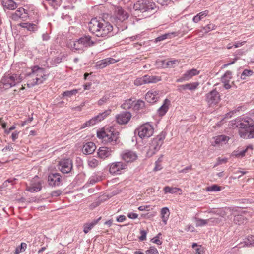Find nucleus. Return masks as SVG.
I'll return each mask as SVG.
<instances>
[{
    "instance_id": "obj_1",
    "label": "nucleus",
    "mask_w": 254,
    "mask_h": 254,
    "mask_svg": "<svg viewBox=\"0 0 254 254\" xmlns=\"http://www.w3.org/2000/svg\"><path fill=\"white\" fill-rule=\"evenodd\" d=\"M88 27L90 31L97 37L107 38L113 35L112 25L103 19H92Z\"/></svg>"
},
{
    "instance_id": "obj_2",
    "label": "nucleus",
    "mask_w": 254,
    "mask_h": 254,
    "mask_svg": "<svg viewBox=\"0 0 254 254\" xmlns=\"http://www.w3.org/2000/svg\"><path fill=\"white\" fill-rule=\"evenodd\" d=\"M44 68L38 66H34L31 68V71L26 73L25 79L28 87L43 83L48 78Z\"/></svg>"
},
{
    "instance_id": "obj_3",
    "label": "nucleus",
    "mask_w": 254,
    "mask_h": 254,
    "mask_svg": "<svg viewBox=\"0 0 254 254\" xmlns=\"http://www.w3.org/2000/svg\"><path fill=\"white\" fill-rule=\"evenodd\" d=\"M129 17V14L121 7L116 8L112 21L114 23L119 30L123 31L127 27V21Z\"/></svg>"
},
{
    "instance_id": "obj_4",
    "label": "nucleus",
    "mask_w": 254,
    "mask_h": 254,
    "mask_svg": "<svg viewBox=\"0 0 254 254\" xmlns=\"http://www.w3.org/2000/svg\"><path fill=\"white\" fill-rule=\"evenodd\" d=\"M23 76L17 74H5L2 78L0 82V87L1 89L6 90L14 86L21 82Z\"/></svg>"
},
{
    "instance_id": "obj_5",
    "label": "nucleus",
    "mask_w": 254,
    "mask_h": 254,
    "mask_svg": "<svg viewBox=\"0 0 254 254\" xmlns=\"http://www.w3.org/2000/svg\"><path fill=\"white\" fill-rule=\"evenodd\" d=\"M134 8L142 12H149L154 13L157 9L156 4L150 1L139 0L134 5Z\"/></svg>"
},
{
    "instance_id": "obj_6",
    "label": "nucleus",
    "mask_w": 254,
    "mask_h": 254,
    "mask_svg": "<svg viewBox=\"0 0 254 254\" xmlns=\"http://www.w3.org/2000/svg\"><path fill=\"white\" fill-rule=\"evenodd\" d=\"M104 142L106 144L112 146L111 147L115 149L117 146L121 145L119 133L117 131L115 130L110 131L106 137H105Z\"/></svg>"
},
{
    "instance_id": "obj_7",
    "label": "nucleus",
    "mask_w": 254,
    "mask_h": 254,
    "mask_svg": "<svg viewBox=\"0 0 254 254\" xmlns=\"http://www.w3.org/2000/svg\"><path fill=\"white\" fill-rule=\"evenodd\" d=\"M135 133H137L139 137L142 139L148 138L152 135L153 128L149 124L146 123L137 128Z\"/></svg>"
},
{
    "instance_id": "obj_8",
    "label": "nucleus",
    "mask_w": 254,
    "mask_h": 254,
    "mask_svg": "<svg viewBox=\"0 0 254 254\" xmlns=\"http://www.w3.org/2000/svg\"><path fill=\"white\" fill-rule=\"evenodd\" d=\"M164 139L165 135L163 134H159L156 137L153 138L150 143L149 152L153 154L158 151L162 146Z\"/></svg>"
},
{
    "instance_id": "obj_9",
    "label": "nucleus",
    "mask_w": 254,
    "mask_h": 254,
    "mask_svg": "<svg viewBox=\"0 0 254 254\" xmlns=\"http://www.w3.org/2000/svg\"><path fill=\"white\" fill-rule=\"evenodd\" d=\"M236 126L239 128V134L240 132H247L251 129L252 125V121L250 118H239L235 121Z\"/></svg>"
},
{
    "instance_id": "obj_10",
    "label": "nucleus",
    "mask_w": 254,
    "mask_h": 254,
    "mask_svg": "<svg viewBox=\"0 0 254 254\" xmlns=\"http://www.w3.org/2000/svg\"><path fill=\"white\" fill-rule=\"evenodd\" d=\"M127 168V164L122 161L115 162L109 165V172L113 175L121 174Z\"/></svg>"
},
{
    "instance_id": "obj_11",
    "label": "nucleus",
    "mask_w": 254,
    "mask_h": 254,
    "mask_svg": "<svg viewBox=\"0 0 254 254\" xmlns=\"http://www.w3.org/2000/svg\"><path fill=\"white\" fill-rule=\"evenodd\" d=\"M111 113V110H107L104 112L99 114L98 115L93 117L92 119L87 121L82 125V128L86 127L95 125L98 122L101 121L107 117Z\"/></svg>"
},
{
    "instance_id": "obj_12",
    "label": "nucleus",
    "mask_w": 254,
    "mask_h": 254,
    "mask_svg": "<svg viewBox=\"0 0 254 254\" xmlns=\"http://www.w3.org/2000/svg\"><path fill=\"white\" fill-rule=\"evenodd\" d=\"M231 214L234 216L233 222L234 224L241 225L246 223L247 219L240 212V209L238 207H234L231 209Z\"/></svg>"
},
{
    "instance_id": "obj_13",
    "label": "nucleus",
    "mask_w": 254,
    "mask_h": 254,
    "mask_svg": "<svg viewBox=\"0 0 254 254\" xmlns=\"http://www.w3.org/2000/svg\"><path fill=\"white\" fill-rule=\"evenodd\" d=\"M30 14L29 10L23 7H20L11 14V17L14 21H17L19 19L25 21L29 18Z\"/></svg>"
},
{
    "instance_id": "obj_14",
    "label": "nucleus",
    "mask_w": 254,
    "mask_h": 254,
    "mask_svg": "<svg viewBox=\"0 0 254 254\" xmlns=\"http://www.w3.org/2000/svg\"><path fill=\"white\" fill-rule=\"evenodd\" d=\"M42 181L37 176H35L31 181L29 185L26 187V190L30 192L39 191L42 189Z\"/></svg>"
},
{
    "instance_id": "obj_15",
    "label": "nucleus",
    "mask_w": 254,
    "mask_h": 254,
    "mask_svg": "<svg viewBox=\"0 0 254 254\" xmlns=\"http://www.w3.org/2000/svg\"><path fill=\"white\" fill-rule=\"evenodd\" d=\"M220 100L219 93L214 89L206 95V101L209 106H213L219 103Z\"/></svg>"
},
{
    "instance_id": "obj_16",
    "label": "nucleus",
    "mask_w": 254,
    "mask_h": 254,
    "mask_svg": "<svg viewBox=\"0 0 254 254\" xmlns=\"http://www.w3.org/2000/svg\"><path fill=\"white\" fill-rule=\"evenodd\" d=\"M58 168L63 173H68L72 168V162L69 159L62 160L59 163Z\"/></svg>"
},
{
    "instance_id": "obj_17",
    "label": "nucleus",
    "mask_w": 254,
    "mask_h": 254,
    "mask_svg": "<svg viewBox=\"0 0 254 254\" xmlns=\"http://www.w3.org/2000/svg\"><path fill=\"white\" fill-rule=\"evenodd\" d=\"M120 157L126 162L129 163L135 161L137 158V154L130 150H125L120 154Z\"/></svg>"
},
{
    "instance_id": "obj_18",
    "label": "nucleus",
    "mask_w": 254,
    "mask_h": 254,
    "mask_svg": "<svg viewBox=\"0 0 254 254\" xmlns=\"http://www.w3.org/2000/svg\"><path fill=\"white\" fill-rule=\"evenodd\" d=\"M200 71L195 68L187 70L184 74L182 75L181 77L177 79L176 82H183L184 81H188L192 78L194 76L198 75Z\"/></svg>"
},
{
    "instance_id": "obj_19",
    "label": "nucleus",
    "mask_w": 254,
    "mask_h": 254,
    "mask_svg": "<svg viewBox=\"0 0 254 254\" xmlns=\"http://www.w3.org/2000/svg\"><path fill=\"white\" fill-rule=\"evenodd\" d=\"M61 176L59 173H51L49 175L48 182L51 186H59L62 182Z\"/></svg>"
},
{
    "instance_id": "obj_20",
    "label": "nucleus",
    "mask_w": 254,
    "mask_h": 254,
    "mask_svg": "<svg viewBox=\"0 0 254 254\" xmlns=\"http://www.w3.org/2000/svg\"><path fill=\"white\" fill-rule=\"evenodd\" d=\"M131 115L129 112H123L116 116L117 122L120 125L127 124L130 120Z\"/></svg>"
},
{
    "instance_id": "obj_21",
    "label": "nucleus",
    "mask_w": 254,
    "mask_h": 254,
    "mask_svg": "<svg viewBox=\"0 0 254 254\" xmlns=\"http://www.w3.org/2000/svg\"><path fill=\"white\" fill-rule=\"evenodd\" d=\"M114 150L111 147H100L98 150V156L100 158L105 159L110 157Z\"/></svg>"
},
{
    "instance_id": "obj_22",
    "label": "nucleus",
    "mask_w": 254,
    "mask_h": 254,
    "mask_svg": "<svg viewBox=\"0 0 254 254\" xmlns=\"http://www.w3.org/2000/svg\"><path fill=\"white\" fill-rule=\"evenodd\" d=\"M160 97L159 91L152 89L145 95L146 100L150 103L156 102Z\"/></svg>"
},
{
    "instance_id": "obj_23",
    "label": "nucleus",
    "mask_w": 254,
    "mask_h": 254,
    "mask_svg": "<svg viewBox=\"0 0 254 254\" xmlns=\"http://www.w3.org/2000/svg\"><path fill=\"white\" fill-rule=\"evenodd\" d=\"M68 46L72 50V51L74 52L80 54L82 53L85 51L84 47H83L82 44L80 43L79 39L71 41L68 44Z\"/></svg>"
},
{
    "instance_id": "obj_24",
    "label": "nucleus",
    "mask_w": 254,
    "mask_h": 254,
    "mask_svg": "<svg viewBox=\"0 0 254 254\" xmlns=\"http://www.w3.org/2000/svg\"><path fill=\"white\" fill-rule=\"evenodd\" d=\"M117 61L112 58H108L98 62L96 66L98 68H103L110 64L115 63Z\"/></svg>"
},
{
    "instance_id": "obj_25",
    "label": "nucleus",
    "mask_w": 254,
    "mask_h": 254,
    "mask_svg": "<svg viewBox=\"0 0 254 254\" xmlns=\"http://www.w3.org/2000/svg\"><path fill=\"white\" fill-rule=\"evenodd\" d=\"M82 44L84 49L89 47H91L94 44V42L91 39L89 35H85L78 39Z\"/></svg>"
},
{
    "instance_id": "obj_26",
    "label": "nucleus",
    "mask_w": 254,
    "mask_h": 254,
    "mask_svg": "<svg viewBox=\"0 0 254 254\" xmlns=\"http://www.w3.org/2000/svg\"><path fill=\"white\" fill-rule=\"evenodd\" d=\"M170 105V101L168 99L164 100L162 106L158 109L157 113L159 116H163L166 114Z\"/></svg>"
},
{
    "instance_id": "obj_27",
    "label": "nucleus",
    "mask_w": 254,
    "mask_h": 254,
    "mask_svg": "<svg viewBox=\"0 0 254 254\" xmlns=\"http://www.w3.org/2000/svg\"><path fill=\"white\" fill-rule=\"evenodd\" d=\"M214 139V142L213 143V145L220 146L226 144L229 140V137L224 135H221L216 136Z\"/></svg>"
},
{
    "instance_id": "obj_28",
    "label": "nucleus",
    "mask_w": 254,
    "mask_h": 254,
    "mask_svg": "<svg viewBox=\"0 0 254 254\" xmlns=\"http://www.w3.org/2000/svg\"><path fill=\"white\" fill-rule=\"evenodd\" d=\"M95 144L93 142H89L84 145L82 151L84 154H91L95 151Z\"/></svg>"
},
{
    "instance_id": "obj_29",
    "label": "nucleus",
    "mask_w": 254,
    "mask_h": 254,
    "mask_svg": "<svg viewBox=\"0 0 254 254\" xmlns=\"http://www.w3.org/2000/svg\"><path fill=\"white\" fill-rule=\"evenodd\" d=\"M101 217H99L97 219H94L91 221L87 222L83 225V232L88 233L99 221Z\"/></svg>"
},
{
    "instance_id": "obj_30",
    "label": "nucleus",
    "mask_w": 254,
    "mask_h": 254,
    "mask_svg": "<svg viewBox=\"0 0 254 254\" xmlns=\"http://www.w3.org/2000/svg\"><path fill=\"white\" fill-rule=\"evenodd\" d=\"M145 107L144 101L138 100L133 104V109L137 113H142L145 111Z\"/></svg>"
},
{
    "instance_id": "obj_31",
    "label": "nucleus",
    "mask_w": 254,
    "mask_h": 254,
    "mask_svg": "<svg viewBox=\"0 0 254 254\" xmlns=\"http://www.w3.org/2000/svg\"><path fill=\"white\" fill-rule=\"evenodd\" d=\"M2 5L4 9L8 10H14L17 7V5L12 0H3Z\"/></svg>"
},
{
    "instance_id": "obj_32",
    "label": "nucleus",
    "mask_w": 254,
    "mask_h": 254,
    "mask_svg": "<svg viewBox=\"0 0 254 254\" xmlns=\"http://www.w3.org/2000/svg\"><path fill=\"white\" fill-rule=\"evenodd\" d=\"M253 148L252 146H248L245 149L237 150L234 151L232 153V156H235L237 158H242L245 156L246 153L249 151L252 152Z\"/></svg>"
},
{
    "instance_id": "obj_33",
    "label": "nucleus",
    "mask_w": 254,
    "mask_h": 254,
    "mask_svg": "<svg viewBox=\"0 0 254 254\" xmlns=\"http://www.w3.org/2000/svg\"><path fill=\"white\" fill-rule=\"evenodd\" d=\"M177 36V34L176 32H170L163 34L155 39V42L161 41L165 39H171L173 37Z\"/></svg>"
},
{
    "instance_id": "obj_34",
    "label": "nucleus",
    "mask_w": 254,
    "mask_h": 254,
    "mask_svg": "<svg viewBox=\"0 0 254 254\" xmlns=\"http://www.w3.org/2000/svg\"><path fill=\"white\" fill-rule=\"evenodd\" d=\"M240 136L243 138H254V126L251 127V129L247 132H240Z\"/></svg>"
},
{
    "instance_id": "obj_35",
    "label": "nucleus",
    "mask_w": 254,
    "mask_h": 254,
    "mask_svg": "<svg viewBox=\"0 0 254 254\" xmlns=\"http://www.w3.org/2000/svg\"><path fill=\"white\" fill-rule=\"evenodd\" d=\"M170 215V211L167 207H164L161 210V217L163 222L165 225L169 218Z\"/></svg>"
},
{
    "instance_id": "obj_36",
    "label": "nucleus",
    "mask_w": 254,
    "mask_h": 254,
    "mask_svg": "<svg viewBox=\"0 0 254 254\" xmlns=\"http://www.w3.org/2000/svg\"><path fill=\"white\" fill-rule=\"evenodd\" d=\"M144 77L146 84L156 83L161 80V77L157 76L146 75Z\"/></svg>"
},
{
    "instance_id": "obj_37",
    "label": "nucleus",
    "mask_w": 254,
    "mask_h": 254,
    "mask_svg": "<svg viewBox=\"0 0 254 254\" xmlns=\"http://www.w3.org/2000/svg\"><path fill=\"white\" fill-rule=\"evenodd\" d=\"M209 13L208 10H205L198 13L196 15L194 16L193 18V21L194 23H198L204 17L207 16Z\"/></svg>"
},
{
    "instance_id": "obj_38",
    "label": "nucleus",
    "mask_w": 254,
    "mask_h": 254,
    "mask_svg": "<svg viewBox=\"0 0 254 254\" xmlns=\"http://www.w3.org/2000/svg\"><path fill=\"white\" fill-rule=\"evenodd\" d=\"M19 26L23 28L27 29L29 31L34 32L37 30L36 25L30 23H21Z\"/></svg>"
},
{
    "instance_id": "obj_39",
    "label": "nucleus",
    "mask_w": 254,
    "mask_h": 254,
    "mask_svg": "<svg viewBox=\"0 0 254 254\" xmlns=\"http://www.w3.org/2000/svg\"><path fill=\"white\" fill-rule=\"evenodd\" d=\"M193 220L195 223L196 227H203L208 224L207 219H203L194 217Z\"/></svg>"
},
{
    "instance_id": "obj_40",
    "label": "nucleus",
    "mask_w": 254,
    "mask_h": 254,
    "mask_svg": "<svg viewBox=\"0 0 254 254\" xmlns=\"http://www.w3.org/2000/svg\"><path fill=\"white\" fill-rule=\"evenodd\" d=\"M165 193H177L179 190H180V189L176 187H170L169 186H166L163 189Z\"/></svg>"
},
{
    "instance_id": "obj_41",
    "label": "nucleus",
    "mask_w": 254,
    "mask_h": 254,
    "mask_svg": "<svg viewBox=\"0 0 254 254\" xmlns=\"http://www.w3.org/2000/svg\"><path fill=\"white\" fill-rule=\"evenodd\" d=\"M79 89H73L71 90H67L64 92L62 95L63 97H70L73 95H75L78 92Z\"/></svg>"
},
{
    "instance_id": "obj_42",
    "label": "nucleus",
    "mask_w": 254,
    "mask_h": 254,
    "mask_svg": "<svg viewBox=\"0 0 254 254\" xmlns=\"http://www.w3.org/2000/svg\"><path fill=\"white\" fill-rule=\"evenodd\" d=\"M132 106L133 107V101L131 99H127L122 105L123 109L127 110L130 109Z\"/></svg>"
},
{
    "instance_id": "obj_43",
    "label": "nucleus",
    "mask_w": 254,
    "mask_h": 254,
    "mask_svg": "<svg viewBox=\"0 0 254 254\" xmlns=\"http://www.w3.org/2000/svg\"><path fill=\"white\" fill-rule=\"evenodd\" d=\"M232 78V72L227 71L221 78L222 82H230Z\"/></svg>"
},
{
    "instance_id": "obj_44",
    "label": "nucleus",
    "mask_w": 254,
    "mask_h": 254,
    "mask_svg": "<svg viewBox=\"0 0 254 254\" xmlns=\"http://www.w3.org/2000/svg\"><path fill=\"white\" fill-rule=\"evenodd\" d=\"M54 8H57L61 4V0H45Z\"/></svg>"
},
{
    "instance_id": "obj_45",
    "label": "nucleus",
    "mask_w": 254,
    "mask_h": 254,
    "mask_svg": "<svg viewBox=\"0 0 254 254\" xmlns=\"http://www.w3.org/2000/svg\"><path fill=\"white\" fill-rule=\"evenodd\" d=\"M221 219L219 218H210L207 219L208 225L213 226L219 224L221 222Z\"/></svg>"
},
{
    "instance_id": "obj_46",
    "label": "nucleus",
    "mask_w": 254,
    "mask_h": 254,
    "mask_svg": "<svg viewBox=\"0 0 254 254\" xmlns=\"http://www.w3.org/2000/svg\"><path fill=\"white\" fill-rule=\"evenodd\" d=\"M27 248V244L25 243H21L19 247H17L15 250V254H19V253L25 251Z\"/></svg>"
},
{
    "instance_id": "obj_47",
    "label": "nucleus",
    "mask_w": 254,
    "mask_h": 254,
    "mask_svg": "<svg viewBox=\"0 0 254 254\" xmlns=\"http://www.w3.org/2000/svg\"><path fill=\"white\" fill-rule=\"evenodd\" d=\"M221 187L217 185H213L206 188V190L209 192H216L221 190Z\"/></svg>"
},
{
    "instance_id": "obj_48",
    "label": "nucleus",
    "mask_w": 254,
    "mask_h": 254,
    "mask_svg": "<svg viewBox=\"0 0 254 254\" xmlns=\"http://www.w3.org/2000/svg\"><path fill=\"white\" fill-rule=\"evenodd\" d=\"M199 85L198 82H193L186 84V89L190 90V91L195 90Z\"/></svg>"
},
{
    "instance_id": "obj_49",
    "label": "nucleus",
    "mask_w": 254,
    "mask_h": 254,
    "mask_svg": "<svg viewBox=\"0 0 254 254\" xmlns=\"http://www.w3.org/2000/svg\"><path fill=\"white\" fill-rule=\"evenodd\" d=\"M102 180V177L101 176L95 174L92 175L89 178V182L91 184H95Z\"/></svg>"
},
{
    "instance_id": "obj_50",
    "label": "nucleus",
    "mask_w": 254,
    "mask_h": 254,
    "mask_svg": "<svg viewBox=\"0 0 254 254\" xmlns=\"http://www.w3.org/2000/svg\"><path fill=\"white\" fill-rule=\"evenodd\" d=\"M245 244L247 246L254 245V236H253V235L248 236L247 237V238L245 240Z\"/></svg>"
},
{
    "instance_id": "obj_51",
    "label": "nucleus",
    "mask_w": 254,
    "mask_h": 254,
    "mask_svg": "<svg viewBox=\"0 0 254 254\" xmlns=\"http://www.w3.org/2000/svg\"><path fill=\"white\" fill-rule=\"evenodd\" d=\"M88 165L92 168H95L99 165V161L95 158H91L88 160Z\"/></svg>"
},
{
    "instance_id": "obj_52",
    "label": "nucleus",
    "mask_w": 254,
    "mask_h": 254,
    "mask_svg": "<svg viewBox=\"0 0 254 254\" xmlns=\"http://www.w3.org/2000/svg\"><path fill=\"white\" fill-rule=\"evenodd\" d=\"M216 28V26L211 23L203 27V29L206 33H208L213 30H215Z\"/></svg>"
},
{
    "instance_id": "obj_53",
    "label": "nucleus",
    "mask_w": 254,
    "mask_h": 254,
    "mask_svg": "<svg viewBox=\"0 0 254 254\" xmlns=\"http://www.w3.org/2000/svg\"><path fill=\"white\" fill-rule=\"evenodd\" d=\"M145 82V79L143 76V77H139L135 79L134 81V83L136 86H139L146 84Z\"/></svg>"
},
{
    "instance_id": "obj_54",
    "label": "nucleus",
    "mask_w": 254,
    "mask_h": 254,
    "mask_svg": "<svg viewBox=\"0 0 254 254\" xmlns=\"http://www.w3.org/2000/svg\"><path fill=\"white\" fill-rule=\"evenodd\" d=\"M192 246L194 249L197 247L195 249V254H203V250L201 246H198L196 243H193Z\"/></svg>"
},
{
    "instance_id": "obj_55",
    "label": "nucleus",
    "mask_w": 254,
    "mask_h": 254,
    "mask_svg": "<svg viewBox=\"0 0 254 254\" xmlns=\"http://www.w3.org/2000/svg\"><path fill=\"white\" fill-rule=\"evenodd\" d=\"M178 64V61L176 60H170L167 62L166 65L169 67H174Z\"/></svg>"
},
{
    "instance_id": "obj_56",
    "label": "nucleus",
    "mask_w": 254,
    "mask_h": 254,
    "mask_svg": "<svg viewBox=\"0 0 254 254\" xmlns=\"http://www.w3.org/2000/svg\"><path fill=\"white\" fill-rule=\"evenodd\" d=\"M146 254H158L157 249L154 247H151L149 249L145 251Z\"/></svg>"
},
{
    "instance_id": "obj_57",
    "label": "nucleus",
    "mask_w": 254,
    "mask_h": 254,
    "mask_svg": "<svg viewBox=\"0 0 254 254\" xmlns=\"http://www.w3.org/2000/svg\"><path fill=\"white\" fill-rule=\"evenodd\" d=\"M109 99V97L108 95H105L102 98H101L98 102V104L99 105L101 106L103 105L104 103H106Z\"/></svg>"
},
{
    "instance_id": "obj_58",
    "label": "nucleus",
    "mask_w": 254,
    "mask_h": 254,
    "mask_svg": "<svg viewBox=\"0 0 254 254\" xmlns=\"http://www.w3.org/2000/svg\"><path fill=\"white\" fill-rule=\"evenodd\" d=\"M108 133L105 131L97 132V136L99 139H102L105 141V137H106Z\"/></svg>"
},
{
    "instance_id": "obj_59",
    "label": "nucleus",
    "mask_w": 254,
    "mask_h": 254,
    "mask_svg": "<svg viewBox=\"0 0 254 254\" xmlns=\"http://www.w3.org/2000/svg\"><path fill=\"white\" fill-rule=\"evenodd\" d=\"M161 235V233H159L158 235L155 237H154L152 240V242L154 243H155L157 245H161L162 242L159 239V237Z\"/></svg>"
},
{
    "instance_id": "obj_60",
    "label": "nucleus",
    "mask_w": 254,
    "mask_h": 254,
    "mask_svg": "<svg viewBox=\"0 0 254 254\" xmlns=\"http://www.w3.org/2000/svg\"><path fill=\"white\" fill-rule=\"evenodd\" d=\"M140 236L139 237V240L141 241H144L146 239V234L147 232L145 230H140Z\"/></svg>"
},
{
    "instance_id": "obj_61",
    "label": "nucleus",
    "mask_w": 254,
    "mask_h": 254,
    "mask_svg": "<svg viewBox=\"0 0 254 254\" xmlns=\"http://www.w3.org/2000/svg\"><path fill=\"white\" fill-rule=\"evenodd\" d=\"M65 58V56L64 55H62V56H61L59 57H57L54 59V62L56 64H59L61 62H62V61L63 60H64Z\"/></svg>"
},
{
    "instance_id": "obj_62",
    "label": "nucleus",
    "mask_w": 254,
    "mask_h": 254,
    "mask_svg": "<svg viewBox=\"0 0 254 254\" xmlns=\"http://www.w3.org/2000/svg\"><path fill=\"white\" fill-rule=\"evenodd\" d=\"M160 5L163 6V5H167L169 3L170 0H154Z\"/></svg>"
},
{
    "instance_id": "obj_63",
    "label": "nucleus",
    "mask_w": 254,
    "mask_h": 254,
    "mask_svg": "<svg viewBox=\"0 0 254 254\" xmlns=\"http://www.w3.org/2000/svg\"><path fill=\"white\" fill-rule=\"evenodd\" d=\"M252 71L251 70L245 69L242 72L241 77L242 78H244L245 77H243V76H250V75H252Z\"/></svg>"
},
{
    "instance_id": "obj_64",
    "label": "nucleus",
    "mask_w": 254,
    "mask_h": 254,
    "mask_svg": "<svg viewBox=\"0 0 254 254\" xmlns=\"http://www.w3.org/2000/svg\"><path fill=\"white\" fill-rule=\"evenodd\" d=\"M162 168V166L161 163H159V162H155V166L154 168V171H158L160 170Z\"/></svg>"
}]
</instances>
